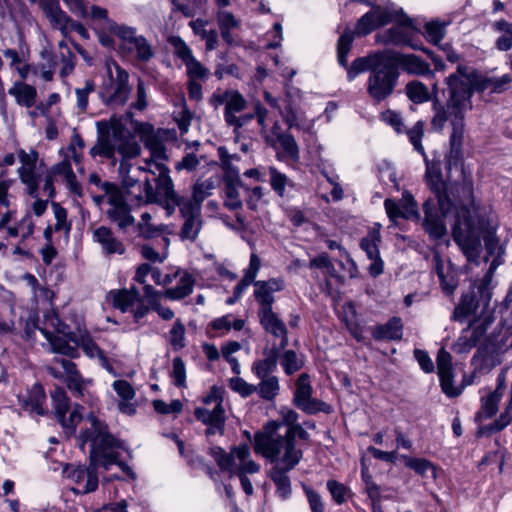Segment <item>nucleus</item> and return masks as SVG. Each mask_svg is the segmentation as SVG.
Segmentation results:
<instances>
[{
  "label": "nucleus",
  "mask_w": 512,
  "mask_h": 512,
  "mask_svg": "<svg viewBox=\"0 0 512 512\" xmlns=\"http://www.w3.org/2000/svg\"><path fill=\"white\" fill-rule=\"evenodd\" d=\"M86 421L90 425V431H85L81 437L83 443L89 441L91 445L89 466L65 464L62 469L64 478L73 484L71 490L78 494L95 491L98 487V467L108 470L113 464H117L134 479L135 474L130 467L118 461V450L122 448V444L107 432L106 426L94 415H89Z\"/></svg>",
  "instance_id": "f257e3e1"
},
{
  "label": "nucleus",
  "mask_w": 512,
  "mask_h": 512,
  "mask_svg": "<svg viewBox=\"0 0 512 512\" xmlns=\"http://www.w3.org/2000/svg\"><path fill=\"white\" fill-rule=\"evenodd\" d=\"M497 224L485 208L472 203L457 209L454 215L452 235L469 262H477L481 253V238L489 254H493L498 241Z\"/></svg>",
  "instance_id": "f03ea898"
},
{
  "label": "nucleus",
  "mask_w": 512,
  "mask_h": 512,
  "mask_svg": "<svg viewBox=\"0 0 512 512\" xmlns=\"http://www.w3.org/2000/svg\"><path fill=\"white\" fill-rule=\"evenodd\" d=\"M98 128L102 136L97 144L90 149V154L92 157L100 156L111 159L118 152L123 158L119 164L122 185L130 193L131 189L141 186L136 179L129 175L131 165L128 162L129 159L140 154V145L120 118L111 117L107 122H99Z\"/></svg>",
  "instance_id": "7ed1b4c3"
},
{
  "label": "nucleus",
  "mask_w": 512,
  "mask_h": 512,
  "mask_svg": "<svg viewBox=\"0 0 512 512\" xmlns=\"http://www.w3.org/2000/svg\"><path fill=\"white\" fill-rule=\"evenodd\" d=\"M41 331L53 353L76 358L78 356L77 348L70 345V342H74L89 359L97 360L108 373L116 375L108 358L87 330L79 329L78 334H75L66 323L60 320L56 313H49L45 317Z\"/></svg>",
  "instance_id": "20e7f679"
},
{
  "label": "nucleus",
  "mask_w": 512,
  "mask_h": 512,
  "mask_svg": "<svg viewBox=\"0 0 512 512\" xmlns=\"http://www.w3.org/2000/svg\"><path fill=\"white\" fill-rule=\"evenodd\" d=\"M281 423L270 421L263 431L255 434L254 450L268 459L272 468L294 469L303 457L302 450L297 447L295 436L290 432L279 434Z\"/></svg>",
  "instance_id": "39448f33"
},
{
  "label": "nucleus",
  "mask_w": 512,
  "mask_h": 512,
  "mask_svg": "<svg viewBox=\"0 0 512 512\" xmlns=\"http://www.w3.org/2000/svg\"><path fill=\"white\" fill-rule=\"evenodd\" d=\"M452 87L448 86V98L446 105L434 102V116L431 121L433 129L442 131L445 123L449 120L451 124L450 146L451 152L459 154L464 139V117L472 109V101H469V92L464 90L465 84L455 82L451 79Z\"/></svg>",
  "instance_id": "423d86ee"
},
{
  "label": "nucleus",
  "mask_w": 512,
  "mask_h": 512,
  "mask_svg": "<svg viewBox=\"0 0 512 512\" xmlns=\"http://www.w3.org/2000/svg\"><path fill=\"white\" fill-rule=\"evenodd\" d=\"M426 179L437 199H428L424 203L425 218L423 226L431 238L440 239L447 231L444 220L452 214L454 216L457 210L454 209L450 199L442 193L444 182L439 163H426Z\"/></svg>",
  "instance_id": "0eeeda50"
},
{
  "label": "nucleus",
  "mask_w": 512,
  "mask_h": 512,
  "mask_svg": "<svg viewBox=\"0 0 512 512\" xmlns=\"http://www.w3.org/2000/svg\"><path fill=\"white\" fill-rule=\"evenodd\" d=\"M59 154L62 159L49 169L42 187L43 195L48 198H53L55 196L54 179L56 177H60L64 181L66 188L73 195L81 197L82 186L77 181L71 165V161L76 164L80 163V153L76 150L74 144H72L66 149H61Z\"/></svg>",
  "instance_id": "6e6552de"
},
{
  "label": "nucleus",
  "mask_w": 512,
  "mask_h": 512,
  "mask_svg": "<svg viewBox=\"0 0 512 512\" xmlns=\"http://www.w3.org/2000/svg\"><path fill=\"white\" fill-rule=\"evenodd\" d=\"M495 270V266L492 264L484 276L481 285L477 289L479 298H476V292L471 291L462 296L460 303L455 308L452 318L455 320L462 321L463 319L476 315L478 310H481V316L479 318L483 322V326H486L489 315V303L491 300L492 292L490 284L492 276Z\"/></svg>",
  "instance_id": "1a4fd4ad"
},
{
  "label": "nucleus",
  "mask_w": 512,
  "mask_h": 512,
  "mask_svg": "<svg viewBox=\"0 0 512 512\" xmlns=\"http://www.w3.org/2000/svg\"><path fill=\"white\" fill-rule=\"evenodd\" d=\"M210 455L218 467L222 471L228 472L230 477L240 476V474H255L260 470V465L251 458L250 449L246 444L235 446L230 452H226L218 446L212 447Z\"/></svg>",
  "instance_id": "9d476101"
},
{
  "label": "nucleus",
  "mask_w": 512,
  "mask_h": 512,
  "mask_svg": "<svg viewBox=\"0 0 512 512\" xmlns=\"http://www.w3.org/2000/svg\"><path fill=\"white\" fill-rule=\"evenodd\" d=\"M452 78H454L455 82L465 84L463 88L469 92V101H471L475 89L502 93L506 91L512 83V77L509 74H504L500 77H482L474 69L462 65H459L456 72L447 77L446 84L449 87H452Z\"/></svg>",
  "instance_id": "9b49d317"
},
{
  "label": "nucleus",
  "mask_w": 512,
  "mask_h": 512,
  "mask_svg": "<svg viewBox=\"0 0 512 512\" xmlns=\"http://www.w3.org/2000/svg\"><path fill=\"white\" fill-rule=\"evenodd\" d=\"M105 66L109 79L103 84L102 100L112 108L122 107L127 103L131 93L128 85L129 75L113 60L106 61Z\"/></svg>",
  "instance_id": "f8f14e48"
},
{
  "label": "nucleus",
  "mask_w": 512,
  "mask_h": 512,
  "mask_svg": "<svg viewBox=\"0 0 512 512\" xmlns=\"http://www.w3.org/2000/svg\"><path fill=\"white\" fill-rule=\"evenodd\" d=\"M354 40V33L351 30H345L340 36L337 43V59L338 63L347 68V78L349 81H353L358 74L364 71H370L375 69L382 61H385L386 51L371 54L367 57H359L355 59L351 66H347V56L351 50L352 43Z\"/></svg>",
  "instance_id": "ddd939ff"
},
{
  "label": "nucleus",
  "mask_w": 512,
  "mask_h": 512,
  "mask_svg": "<svg viewBox=\"0 0 512 512\" xmlns=\"http://www.w3.org/2000/svg\"><path fill=\"white\" fill-rule=\"evenodd\" d=\"M209 102L215 109L219 108L221 105L225 106V122L227 125L234 127L235 132L254 117L253 114L237 115L238 113H241L247 105L245 98L237 90H217L213 93Z\"/></svg>",
  "instance_id": "4468645a"
},
{
  "label": "nucleus",
  "mask_w": 512,
  "mask_h": 512,
  "mask_svg": "<svg viewBox=\"0 0 512 512\" xmlns=\"http://www.w3.org/2000/svg\"><path fill=\"white\" fill-rule=\"evenodd\" d=\"M399 73L397 68L391 65L389 58H385L370 73L367 80V92L376 102H381L390 97L397 85Z\"/></svg>",
  "instance_id": "2eb2a0df"
},
{
  "label": "nucleus",
  "mask_w": 512,
  "mask_h": 512,
  "mask_svg": "<svg viewBox=\"0 0 512 512\" xmlns=\"http://www.w3.org/2000/svg\"><path fill=\"white\" fill-rule=\"evenodd\" d=\"M47 371L52 377L62 380L76 396L83 397L88 388L93 385V379L85 378L78 370L77 365L67 359L54 358L52 363L47 366Z\"/></svg>",
  "instance_id": "dca6fc26"
},
{
  "label": "nucleus",
  "mask_w": 512,
  "mask_h": 512,
  "mask_svg": "<svg viewBox=\"0 0 512 512\" xmlns=\"http://www.w3.org/2000/svg\"><path fill=\"white\" fill-rule=\"evenodd\" d=\"M104 197L106 198L107 208L105 210L107 218L124 231L132 226L135 218L131 215V209L126 198L118 185H104Z\"/></svg>",
  "instance_id": "f3484780"
},
{
  "label": "nucleus",
  "mask_w": 512,
  "mask_h": 512,
  "mask_svg": "<svg viewBox=\"0 0 512 512\" xmlns=\"http://www.w3.org/2000/svg\"><path fill=\"white\" fill-rule=\"evenodd\" d=\"M108 300L112 306L121 312H130L136 322L149 313V307L144 303L139 290L132 286L125 289L111 290Z\"/></svg>",
  "instance_id": "a211bd4d"
},
{
  "label": "nucleus",
  "mask_w": 512,
  "mask_h": 512,
  "mask_svg": "<svg viewBox=\"0 0 512 512\" xmlns=\"http://www.w3.org/2000/svg\"><path fill=\"white\" fill-rule=\"evenodd\" d=\"M218 151L221 161L227 170L226 175L228 178L225 186L224 205L229 210L240 209L242 207V199L239 192V187L241 186L239 171L229 165V159L232 157L227 154L223 147L219 148Z\"/></svg>",
  "instance_id": "6ab92c4d"
},
{
  "label": "nucleus",
  "mask_w": 512,
  "mask_h": 512,
  "mask_svg": "<svg viewBox=\"0 0 512 512\" xmlns=\"http://www.w3.org/2000/svg\"><path fill=\"white\" fill-rule=\"evenodd\" d=\"M395 18V12L389 7L372 5L370 11L365 13L355 26V33L360 36L370 34L380 26H384Z\"/></svg>",
  "instance_id": "aec40b11"
},
{
  "label": "nucleus",
  "mask_w": 512,
  "mask_h": 512,
  "mask_svg": "<svg viewBox=\"0 0 512 512\" xmlns=\"http://www.w3.org/2000/svg\"><path fill=\"white\" fill-rule=\"evenodd\" d=\"M381 242L380 225L376 224L361 240L360 247L371 261L368 267L369 274L377 277L383 273L384 262L380 256L379 244Z\"/></svg>",
  "instance_id": "412c9836"
},
{
  "label": "nucleus",
  "mask_w": 512,
  "mask_h": 512,
  "mask_svg": "<svg viewBox=\"0 0 512 512\" xmlns=\"http://www.w3.org/2000/svg\"><path fill=\"white\" fill-rule=\"evenodd\" d=\"M294 403L298 408L310 414L328 411V406L324 402L312 398V386L307 374H301L296 381Z\"/></svg>",
  "instance_id": "4be33fe9"
},
{
  "label": "nucleus",
  "mask_w": 512,
  "mask_h": 512,
  "mask_svg": "<svg viewBox=\"0 0 512 512\" xmlns=\"http://www.w3.org/2000/svg\"><path fill=\"white\" fill-rule=\"evenodd\" d=\"M180 213L185 219L181 237L183 239L194 240L201 229V212L198 205H194L191 200L179 199L177 201Z\"/></svg>",
  "instance_id": "5701e85b"
},
{
  "label": "nucleus",
  "mask_w": 512,
  "mask_h": 512,
  "mask_svg": "<svg viewBox=\"0 0 512 512\" xmlns=\"http://www.w3.org/2000/svg\"><path fill=\"white\" fill-rule=\"evenodd\" d=\"M253 285V295L259 305L258 311H267L273 309V294L275 292L282 291L285 287L284 280L281 278H270L266 281H255Z\"/></svg>",
  "instance_id": "b1692460"
},
{
  "label": "nucleus",
  "mask_w": 512,
  "mask_h": 512,
  "mask_svg": "<svg viewBox=\"0 0 512 512\" xmlns=\"http://www.w3.org/2000/svg\"><path fill=\"white\" fill-rule=\"evenodd\" d=\"M385 211L392 221L398 218L419 219L417 202L409 192H404L399 203L392 199L384 202Z\"/></svg>",
  "instance_id": "393cba45"
},
{
  "label": "nucleus",
  "mask_w": 512,
  "mask_h": 512,
  "mask_svg": "<svg viewBox=\"0 0 512 512\" xmlns=\"http://www.w3.org/2000/svg\"><path fill=\"white\" fill-rule=\"evenodd\" d=\"M436 362L443 392L448 397H456L460 395L461 389L453 385V365L451 354L444 348L440 349Z\"/></svg>",
  "instance_id": "a878e982"
},
{
  "label": "nucleus",
  "mask_w": 512,
  "mask_h": 512,
  "mask_svg": "<svg viewBox=\"0 0 512 512\" xmlns=\"http://www.w3.org/2000/svg\"><path fill=\"white\" fill-rule=\"evenodd\" d=\"M141 127L143 128V131L148 133V135L144 137V142L146 148L150 151V158L146 159L145 166H141L139 169L156 174L157 165L164 164L167 159L166 150L163 143L154 135L150 134V125H141Z\"/></svg>",
  "instance_id": "bb28decb"
},
{
  "label": "nucleus",
  "mask_w": 512,
  "mask_h": 512,
  "mask_svg": "<svg viewBox=\"0 0 512 512\" xmlns=\"http://www.w3.org/2000/svg\"><path fill=\"white\" fill-rule=\"evenodd\" d=\"M486 332V326L480 319H475L465 328L458 339L454 342L452 350L457 354L468 353L481 341Z\"/></svg>",
  "instance_id": "cd10ccee"
},
{
  "label": "nucleus",
  "mask_w": 512,
  "mask_h": 512,
  "mask_svg": "<svg viewBox=\"0 0 512 512\" xmlns=\"http://www.w3.org/2000/svg\"><path fill=\"white\" fill-rule=\"evenodd\" d=\"M387 58L391 65L397 68L400 66L409 74L426 75L429 74V64L420 57L412 54H402L394 51H386Z\"/></svg>",
  "instance_id": "c85d7f7f"
},
{
  "label": "nucleus",
  "mask_w": 512,
  "mask_h": 512,
  "mask_svg": "<svg viewBox=\"0 0 512 512\" xmlns=\"http://www.w3.org/2000/svg\"><path fill=\"white\" fill-rule=\"evenodd\" d=\"M204 404L209 405L213 404L212 409L206 407H198L195 409V416L198 420L203 423L211 426H215L216 428H220L224 426V410L221 405V400L219 397L212 393L206 396L203 399Z\"/></svg>",
  "instance_id": "c756f323"
},
{
  "label": "nucleus",
  "mask_w": 512,
  "mask_h": 512,
  "mask_svg": "<svg viewBox=\"0 0 512 512\" xmlns=\"http://www.w3.org/2000/svg\"><path fill=\"white\" fill-rule=\"evenodd\" d=\"M92 240L99 244L106 255L125 253V245L114 235L113 231L106 226H100L93 230Z\"/></svg>",
  "instance_id": "7c9ffc66"
},
{
  "label": "nucleus",
  "mask_w": 512,
  "mask_h": 512,
  "mask_svg": "<svg viewBox=\"0 0 512 512\" xmlns=\"http://www.w3.org/2000/svg\"><path fill=\"white\" fill-rule=\"evenodd\" d=\"M112 388L119 398V411L126 415L135 414L136 405L133 403V400L136 392L133 386L126 380H116L112 383Z\"/></svg>",
  "instance_id": "2f4dec72"
},
{
  "label": "nucleus",
  "mask_w": 512,
  "mask_h": 512,
  "mask_svg": "<svg viewBox=\"0 0 512 512\" xmlns=\"http://www.w3.org/2000/svg\"><path fill=\"white\" fill-rule=\"evenodd\" d=\"M258 317L263 328L275 337L281 338V347L288 344L287 329L283 321L274 313L273 309L258 311Z\"/></svg>",
  "instance_id": "473e14b6"
},
{
  "label": "nucleus",
  "mask_w": 512,
  "mask_h": 512,
  "mask_svg": "<svg viewBox=\"0 0 512 512\" xmlns=\"http://www.w3.org/2000/svg\"><path fill=\"white\" fill-rule=\"evenodd\" d=\"M416 33L411 23H400L388 30L381 41L386 44L412 45L411 41Z\"/></svg>",
  "instance_id": "72a5a7b5"
},
{
  "label": "nucleus",
  "mask_w": 512,
  "mask_h": 512,
  "mask_svg": "<svg viewBox=\"0 0 512 512\" xmlns=\"http://www.w3.org/2000/svg\"><path fill=\"white\" fill-rule=\"evenodd\" d=\"M487 341L499 351L512 348V311H508V316L502 321L498 334H492Z\"/></svg>",
  "instance_id": "f704fd0d"
},
{
  "label": "nucleus",
  "mask_w": 512,
  "mask_h": 512,
  "mask_svg": "<svg viewBox=\"0 0 512 512\" xmlns=\"http://www.w3.org/2000/svg\"><path fill=\"white\" fill-rule=\"evenodd\" d=\"M177 285L167 288L164 291V297L169 300H180L190 295L195 284L194 277L187 271L182 270L177 276Z\"/></svg>",
  "instance_id": "c9c22d12"
},
{
  "label": "nucleus",
  "mask_w": 512,
  "mask_h": 512,
  "mask_svg": "<svg viewBox=\"0 0 512 512\" xmlns=\"http://www.w3.org/2000/svg\"><path fill=\"white\" fill-rule=\"evenodd\" d=\"M246 321L236 315L229 313L213 319L209 323V328L217 333L218 336H225L231 330L241 331L244 329Z\"/></svg>",
  "instance_id": "e433bc0d"
},
{
  "label": "nucleus",
  "mask_w": 512,
  "mask_h": 512,
  "mask_svg": "<svg viewBox=\"0 0 512 512\" xmlns=\"http://www.w3.org/2000/svg\"><path fill=\"white\" fill-rule=\"evenodd\" d=\"M292 469L271 468L269 477L275 486V493L281 500H287L292 494V485L288 473Z\"/></svg>",
  "instance_id": "4c0bfd02"
},
{
  "label": "nucleus",
  "mask_w": 512,
  "mask_h": 512,
  "mask_svg": "<svg viewBox=\"0 0 512 512\" xmlns=\"http://www.w3.org/2000/svg\"><path fill=\"white\" fill-rule=\"evenodd\" d=\"M41 7L53 25L63 34L69 29V18L60 9L57 0H41Z\"/></svg>",
  "instance_id": "58836bf2"
},
{
  "label": "nucleus",
  "mask_w": 512,
  "mask_h": 512,
  "mask_svg": "<svg viewBox=\"0 0 512 512\" xmlns=\"http://www.w3.org/2000/svg\"><path fill=\"white\" fill-rule=\"evenodd\" d=\"M109 31L120 40V48L126 52H132L133 45L142 36L137 34L135 28L116 23L109 24Z\"/></svg>",
  "instance_id": "ea45409f"
},
{
  "label": "nucleus",
  "mask_w": 512,
  "mask_h": 512,
  "mask_svg": "<svg viewBox=\"0 0 512 512\" xmlns=\"http://www.w3.org/2000/svg\"><path fill=\"white\" fill-rule=\"evenodd\" d=\"M18 174L21 182L26 186L27 193L36 197L40 184V175L36 170V164H20Z\"/></svg>",
  "instance_id": "a19ab883"
},
{
  "label": "nucleus",
  "mask_w": 512,
  "mask_h": 512,
  "mask_svg": "<svg viewBox=\"0 0 512 512\" xmlns=\"http://www.w3.org/2000/svg\"><path fill=\"white\" fill-rule=\"evenodd\" d=\"M45 401V392L43 387L40 384H35L31 388L28 398L21 399L19 397V402L22 407L32 413H36L38 415L44 414L43 403Z\"/></svg>",
  "instance_id": "79ce46f5"
},
{
  "label": "nucleus",
  "mask_w": 512,
  "mask_h": 512,
  "mask_svg": "<svg viewBox=\"0 0 512 512\" xmlns=\"http://www.w3.org/2000/svg\"><path fill=\"white\" fill-rule=\"evenodd\" d=\"M402 323L399 318H392L385 325L376 326L372 335L377 340H399L402 338Z\"/></svg>",
  "instance_id": "37998d69"
},
{
  "label": "nucleus",
  "mask_w": 512,
  "mask_h": 512,
  "mask_svg": "<svg viewBox=\"0 0 512 512\" xmlns=\"http://www.w3.org/2000/svg\"><path fill=\"white\" fill-rule=\"evenodd\" d=\"M401 458L403 459L405 466L414 470L418 475L422 477L430 476L433 480H436L437 468L429 460L424 458H413L407 455H402Z\"/></svg>",
  "instance_id": "c03bdc74"
},
{
  "label": "nucleus",
  "mask_w": 512,
  "mask_h": 512,
  "mask_svg": "<svg viewBox=\"0 0 512 512\" xmlns=\"http://www.w3.org/2000/svg\"><path fill=\"white\" fill-rule=\"evenodd\" d=\"M277 367L276 351L271 350L265 358L253 362L251 371L259 379L272 377Z\"/></svg>",
  "instance_id": "a18cd8bd"
},
{
  "label": "nucleus",
  "mask_w": 512,
  "mask_h": 512,
  "mask_svg": "<svg viewBox=\"0 0 512 512\" xmlns=\"http://www.w3.org/2000/svg\"><path fill=\"white\" fill-rule=\"evenodd\" d=\"M9 94L15 97L20 105L31 107L35 103L36 89L23 82H16L9 90Z\"/></svg>",
  "instance_id": "49530a36"
},
{
  "label": "nucleus",
  "mask_w": 512,
  "mask_h": 512,
  "mask_svg": "<svg viewBox=\"0 0 512 512\" xmlns=\"http://www.w3.org/2000/svg\"><path fill=\"white\" fill-rule=\"evenodd\" d=\"M34 230L35 222L31 213L27 212L15 225H10V228H8L7 236L10 238H16L20 236L22 240H26L33 235Z\"/></svg>",
  "instance_id": "de8ad7c7"
},
{
  "label": "nucleus",
  "mask_w": 512,
  "mask_h": 512,
  "mask_svg": "<svg viewBox=\"0 0 512 512\" xmlns=\"http://www.w3.org/2000/svg\"><path fill=\"white\" fill-rule=\"evenodd\" d=\"M494 31L501 35L497 38L495 45L500 51H508L512 48V23L499 20L492 25Z\"/></svg>",
  "instance_id": "09e8293b"
},
{
  "label": "nucleus",
  "mask_w": 512,
  "mask_h": 512,
  "mask_svg": "<svg viewBox=\"0 0 512 512\" xmlns=\"http://www.w3.org/2000/svg\"><path fill=\"white\" fill-rule=\"evenodd\" d=\"M297 420L298 414L294 410L283 407L280 409V419L275 421L281 423V427L286 426L285 432H290V430H292V435L295 436L298 434L303 438L306 432L299 424H297Z\"/></svg>",
  "instance_id": "8fccbe9b"
},
{
  "label": "nucleus",
  "mask_w": 512,
  "mask_h": 512,
  "mask_svg": "<svg viewBox=\"0 0 512 512\" xmlns=\"http://www.w3.org/2000/svg\"><path fill=\"white\" fill-rule=\"evenodd\" d=\"M218 25L221 31L222 38L228 43L232 44L234 39L231 30L238 27L239 22L234 15L228 11H219L217 15Z\"/></svg>",
  "instance_id": "3c124183"
},
{
  "label": "nucleus",
  "mask_w": 512,
  "mask_h": 512,
  "mask_svg": "<svg viewBox=\"0 0 512 512\" xmlns=\"http://www.w3.org/2000/svg\"><path fill=\"white\" fill-rule=\"evenodd\" d=\"M502 391L497 388L495 391L489 393L486 397L482 398L481 410L478 412L477 417L480 419L490 418L496 414L498 410V403L502 398Z\"/></svg>",
  "instance_id": "603ef678"
},
{
  "label": "nucleus",
  "mask_w": 512,
  "mask_h": 512,
  "mask_svg": "<svg viewBox=\"0 0 512 512\" xmlns=\"http://www.w3.org/2000/svg\"><path fill=\"white\" fill-rule=\"evenodd\" d=\"M304 357L293 350H286L280 356V365L287 375H292L304 366Z\"/></svg>",
  "instance_id": "864d4df0"
},
{
  "label": "nucleus",
  "mask_w": 512,
  "mask_h": 512,
  "mask_svg": "<svg viewBox=\"0 0 512 512\" xmlns=\"http://www.w3.org/2000/svg\"><path fill=\"white\" fill-rule=\"evenodd\" d=\"M186 329L180 319L176 320L167 333V340L174 351H179L186 346Z\"/></svg>",
  "instance_id": "5fc2aeb1"
},
{
  "label": "nucleus",
  "mask_w": 512,
  "mask_h": 512,
  "mask_svg": "<svg viewBox=\"0 0 512 512\" xmlns=\"http://www.w3.org/2000/svg\"><path fill=\"white\" fill-rule=\"evenodd\" d=\"M255 387V392L264 400H273L280 390L279 380L276 376L261 378L259 384Z\"/></svg>",
  "instance_id": "6e6d98bb"
},
{
  "label": "nucleus",
  "mask_w": 512,
  "mask_h": 512,
  "mask_svg": "<svg viewBox=\"0 0 512 512\" xmlns=\"http://www.w3.org/2000/svg\"><path fill=\"white\" fill-rule=\"evenodd\" d=\"M79 410L80 406H75L73 409L69 408L68 411L63 412L62 415H57L58 421L68 435L74 433L76 426L82 419Z\"/></svg>",
  "instance_id": "4d7b16f0"
},
{
  "label": "nucleus",
  "mask_w": 512,
  "mask_h": 512,
  "mask_svg": "<svg viewBox=\"0 0 512 512\" xmlns=\"http://www.w3.org/2000/svg\"><path fill=\"white\" fill-rule=\"evenodd\" d=\"M255 115L258 119L259 125L261 126V130H262L263 136L265 137L266 141L268 143H270L271 145L275 146L276 141H277V133H282L280 126L278 125V123L275 122L272 127L271 133H268L266 131V127H267V111H266V109H264L260 106H257Z\"/></svg>",
  "instance_id": "13d9d810"
},
{
  "label": "nucleus",
  "mask_w": 512,
  "mask_h": 512,
  "mask_svg": "<svg viewBox=\"0 0 512 512\" xmlns=\"http://www.w3.org/2000/svg\"><path fill=\"white\" fill-rule=\"evenodd\" d=\"M53 214L55 218V223L52 226V229L55 233H63L67 238L71 229V224L67 220V211L58 203L52 204Z\"/></svg>",
  "instance_id": "bf43d9fd"
},
{
  "label": "nucleus",
  "mask_w": 512,
  "mask_h": 512,
  "mask_svg": "<svg viewBox=\"0 0 512 512\" xmlns=\"http://www.w3.org/2000/svg\"><path fill=\"white\" fill-rule=\"evenodd\" d=\"M406 94L414 103H424L430 99V93L425 84L420 81H412L406 85Z\"/></svg>",
  "instance_id": "052dcab7"
},
{
  "label": "nucleus",
  "mask_w": 512,
  "mask_h": 512,
  "mask_svg": "<svg viewBox=\"0 0 512 512\" xmlns=\"http://www.w3.org/2000/svg\"><path fill=\"white\" fill-rule=\"evenodd\" d=\"M156 174H158V185L164 192L165 196L177 202L178 200H176V195L173 189V182L169 176V170L165 164L157 165Z\"/></svg>",
  "instance_id": "680f3d73"
},
{
  "label": "nucleus",
  "mask_w": 512,
  "mask_h": 512,
  "mask_svg": "<svg viewBox=\"0 0 512 512\" xmlns=\"http://www.w3.org/2000/svg\"><path fill=\"white\" fill-rule=\"evenodd\" d=\"M164 249L162 252H158L155 250V248L149 244L142 245L140 248V253L144 259L147 261L153 262V263H162L165 261V259L168 257V246H169V239L164 237Z\"/></svg>",
  "instance_id": "e2e57ef3"
},
{
  "label": "nucleus",
  "mask_w": 512,
  "mask_h": 512,
  "mask_svg": "<svg viewBox=\"0 0 512 512\" xmlns=\"http://www.w3.org/2000/svg\"><path fill=\"white\" fill-rule=\"evenodd\" d=\"M269 173H270V185H271L272 189L280 197H283L285 194L286 187L290 183L288 177L273 166L269 167Z\"/></svg>",
  "instance_id": "0e129e2a"
},
{
  "label": "nucleus",
  "mask_w": 512,
  "mask_h": 512,
  "mask_svg": "<svg viewBox=\"0 0 512 512\" xmlns=\"http://www.w3.org/2000/svg\"><path fill=\"white\" fill-rule=\"evenodd\" d=\"M284 153L292 159L299 157V149L294 137L291 134L277 133V141Z\"/></svg>",
  "instance_id": "69168bd1"
},
{
  "label": "nucleus",
  "mask_w": 512,
  "mask_h": 512,
  "mask_svg": "<svg viewBox=\"0 0 512 512\" xmlns=\"http://www.w3.org/2000/svg\"><path fill=\"white\" fill-rule=\"evenodd\" d=\"M169 42L173 47L175 56L181 59L184 64L194 58L192 50L180 37L173 36L169 39Z\"/></svg>",
  "instance_id": "338daca9"
},
{
  "label": "nucleus",
  "mask_w": 512,
  "mask_h": 512,
  "mask_svg": "<svg viewBox=\"0 0 512 512\" xmlns=\"http://www.w3.org/2000/svg\"><path fill=\"white\" fill-rule=\"evenodd\" d=\"M327 489L337 504L344 503L350 493V489L346 485L336 480H328Z\"/></svg>",
  "instance_id": "774afa93"
}]
</instances>
